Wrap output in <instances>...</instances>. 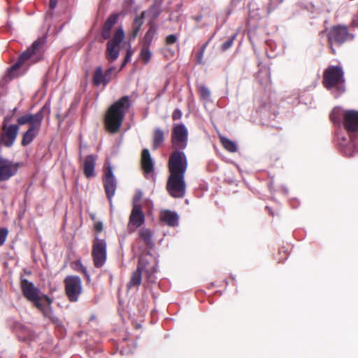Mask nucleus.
Instances as JSON below:
<instances>
[{
    "instance_id": "obj_1",
    "label": "nucleus",
    "mask_w": 358,
    "mask_h": 358,
    "mask_svg": "<svg viewBox=\"0 0 358 358\" xmlns=\"http://www.w3.org/2000/svg\"><path fill=\"white\" fill-rule=\"evenodd\" d=\"M188 132L185 125L176 124L171 134V144L175 149L169 159L168 168L170 175L167 180L166 189L173 198H183L186 192L185 174L187 169V159L184 150L187 145Z\"/></svg>"
},
{
    "instance_id": "obj_2",
    "label": "nucleus",
    "mask_w": 358,
    "mask_h": 358,
    "mask_svg": "<svg viewBox=\"0 0 358 358\" xmlns=\"http://www.w3.org/2000/svg\"><path fill=\"white\" fill-rule=\"evenodd\" d=\"M131 106L128 96H124L114 102L107 110L104 116V127L107 131L115 134L119 131L125 114Z\"/></svg>"
},
{
    "instance_id": "obj_3",
    "label": "nucleus",
    "mask_w": 358,
    "mask_h": 358,
    "mask_svg": "<svg viewBox=\"0 0 358 358\" xmlns=\"http://www.w3.org/2000/svg\"><path fill=\"white\" fill-rule=\"evenodd\" d=\"M43 108L35 114L27 113L17 120L19 125L28 124V129L22 134L21 145L27 146L30 144L38 135L43 120Z\"/></svg>"
},
{
    "instance_id": "obj_4",
    "label": "nucleus",
    "mask_w": 358,
    "mask_h": 358,
    "mask_svg": "<svg viewBox=\"0 0 358 358\" xmlns=\"http://www.w3.org/2000/svg\"><path fill=\"white\" fill-rule=\"evenodd\" d=\"M323 86L327 89H336L338 93L345 91L344 72L339 66H329L323 72Z\"/></svg>"
},
{
    "instance_id": "obj_5",
    "label": "nucleus",
    "mask_w": 358,
    "mask_h": 358,
    "mask_svg": "<svg viewBox=\"0 0 358 358\" xmlns=\"http://www.w3.org/2000/svg\"><path fill=\"white\" fill-rule=\"evenodd\" d=\"M327 37L331 52L335 55L336 50L334 46L341 45L346 41L352 40L354 36L349 32L348 27L338 24L334 25L327 30Z\"/></svg>"
},
{
    "instance_id": "obj_6",
    "label": "nucleus",
    "mask_w": 358,
    "mask_h": 358,
    "mask_svg": "<svg viewBox=\"0 0 358 358\" xmlns=\"http://www.w3.org/2000/svg\"><path fill=\"white\" fill-rule=\"evenodd\" d=\"M143 271L147 274V279L148 281L151 282H156L155 273L157 272V265L155 264L149 268L143 264V260H140L136 270L133 272L130 280L127 283L128 289L138 287L141 284Z\"/></svg>"
},
{
    "instance_id": "obj_7",
    "label": "nucleus",
    "mask_w": 358,
    "mask_h": 358,
    "mask_svg": "<svg viewBox=\"0 0 358 358\" xmlns=\"http://www.w3.org/2000/svg\"><path fill=\"white\" fill-rule=\"evenodd\" d=\"M65 294L71 302H77L83 292L82 280L79 276L69 275L64 280Z\"/></svg>"
},
{
    "instance_id": "obj_8",
    "label": "nucleus",
    "mask_w": 358,
    "mask_h": 358,
    "mask_svg": "<svg viewBox=\"0 0 358 358\" xmlns=\"http://www.w3.org/2000/svg\"><path fill=\"white\" fill-rule=\"evenodd\" d=\"M124 38V31L122 27H118L114 32L113 38L110 39L106 45L105 56L110 62H115L120 54V45Z\"/></svg>"
},
{
    "instance_id": "obj_9",
    "label": "nucleus",
    "mask_w": 358,
    "mask_h": 358,
    "mask_svg": "<svg viewBox=\"0 0 358 358\" xmlns=\"http://www.w3.org/2000/svg\"><path fill=\"white\" fill-rule=\"evenodd\" d=\"M45 43L44 38H38L36 40L27 50L23 52L18 57L17 62L12 66L13 70H17L29 59L34 56H36L38 60L42 55V49Z\"/></svg>"
},
{
    "instance_id": "obj_10",
    "label": "nucleus",
    "mask_w": 358,
    "mask_h": 358,
    "mask_svg": "<svg viewBox=\"0 0 358 358\" xmlns=\"http://www.w3.org/2000/svg\"><path fill=\"white\" fill-rule=\"evenodd\" d=\"M10 118L11 117L8 116L4 118L0 134V143L7 148H10L14 144L19 132L18 124H8Z\"/></svg>"
},
{
    "instance_id": "obj_11",
    "label": "nucleus",
    "mask_w": 358,
    "mask_h": 358,
    "mask_svg": "<svg viewBox=\"0 0 358 358\" xmlns=\"http://www.w3.org/2000/svg\"><path fill=\"white\" fill-rule=\"evenodd\" d=\"M92 257L96 268L102 267L107 259V243L106 240L95 237L92 246Z\"/></svg>"
},
{
    "instance_id": "obj_12",
    "label": "nucleus",
    "mask_w": 358,
    "mask_h": 358,
    "mask_svg": "<svg viewBox=\"0 0 358 358\" xmlns=\"http://www.w3.org/2000/svg\"><path fill=\"white\" fill-rule=\"evenodd\" d=\"M30 302L34 303V306L43 313L45 317L50 319L53 322L57 320L54 316L51 306L52 299L48 295H43V296L39 295L35 301H30Z\"/></svg>"
},
{
    "instance_id": "obj_13",
    "label": "nucleus",
    "mask_w": 358,
    "mask_h": 358,
    "mask_svg": "<svg viewBox=\"0 0 358 358\" xmlns=\"http://www.w3.org/2000/svg\"><path fill=\"white\" fill-rule=\"evenodd\" d=\"M103 183L106 196L111 201L115 194L117 182L110 165L104 166Z\"/></svg>"
},
{
    "instance_id": "obj_14",
    "label": "nucleus",
    "mask_w": 358,
    "mask_h": 358,
    "mask_svg": "<svg viewBox=\"0 0 358 358\" xmlns=\"http://www.w3.org/2000/svg\"><path fill=\"white\" fill-rule=\"evenodd\" d=\"M18 166V164L0 157V182L8 180L15 176Z\"/></svg>"
},
{
    "instance_id": "obj_15",
    "label": "nucleus",
    "mask_w": 358,
    "mask_h": 358,
    "mask_svg": "<svg viewBox=\"0 0 358 358\" xmlns=\"http://www.w3.org/2000/svg\"><path fill=\"white\" fill-rule=\"evenodd\" d=\"M343 126L348 132L358 131V111L349 110L343 114Z\"/></svg>"
},
{
    "instance_id": "obj_16",
    "label": "nucleus",
    "mask_w": 358,
    "mask_h": 358,
    "mask_svg": "<svg viewBox=\"0 0 358 358\" xmlns=\"http://www.w3.org/2000/svg\"><path fill=\"white\" fill-rule=\"evenodd\" d=\"M20 288L23 296L28 301H35L39 296V289L34 286V283L29 282L27 279L21 278Z\"/></svg>"
},
{
    "instance_id": "obj_17",
    "label": "nucleus",
    "mask_w": 358,
    "mask_h": 358,
    "mask_svg": "<svg viewBox=\"0 0 358 358\" xmlns=\"http://www.w3.org/2000/svg\"><path fill=\"white\" fill-rule=\"evenodd\" d=\"M119 13H113L108 16L101 28V37L104 40L111 39V31L114 25L117 22Z\"/></svg>"
},
{
    "instance_id": "obj_18",
    "label": "nucleus",
    "mask_w": 358,
    "mask_h": 358,
    "mask_svg": "<svg viewBox=\"0 0 358 358\" xmlns=\"http://www.w3.org/2000/svg\"><path fill=\"white\" fill-rule=\"evenodd\" d=\"M145 222V215L142 211L140 204L133 206L130 216L129 224H132L136 228L140 227Z\"/></svg>"
},
{
    "instance_id": "obj_19",
    "label": "nucleus",
    "mask_w": 358,
    "mask_h": 358,
    "mask_svg": "<svg viewBox=\"0 0 358 358\" xmlns=\"http://www.w3.org/2000/svg\"><path fill=\"white\" fill-rule=\"evenodd\" d=\"M141 165L143 171L148 174L154 171V162L150 156V151L144 148L141 152Z\"/></svg>"
},
{
    "instance_id": "obj_20",
    "label": "nucleus",
    "mask_w": 358,
    "mask_h": 358,
    "mask_svg": "<svg viewBox=\"0 0 358 358\" xmlns=\"http://www.w3.org/2000/svg\"><path fill=\"white\" fill-rule=\"evenodd\" d=\"M160 220L169 227H176L178 225V215L170 210H164L160 213Z\"/></svg>"
},
{
    "instance_id": "obj_21",
    "label": "nucleus",
    "mask_w": 358,
    "mask_h": 358,
    "mask_svg": "<svg viewBox=\"0 0 358 358\" xmlns=\"http://www.w3.org/2000/svg\"><path fill=\"white\" fill-rule=\"evenodd\" d=\"M95 161L96 158L92 155H87L84 160L83 173L88 178L94 176Z\"/></svg>"
},
{
    "instance_id": "obj_22",
    "label": "nucleus",
    "mask_w": 358,
    "mask_h": 358,
    "mask_svg": "<svg viewBox=\"0 0 358 358\" xmlns=\"http://www.w3.org/2000/svg\"><path fill=\"white\" fill-rule=\"evenodd\" d=\"M104 73L103 71V69L101 66H97L94 72L93 78H92V83L94 86H99L103 85L104 86L108 85V83L104 80Z\"/></svg>"
},
{
    "instance_id": "obj_23",
    "label": "nucleus",
    "mask_w": 358,
    "mask_h": 358,
    "mask_svg": "<svg viewBox=\"0 0 358 358\" xmlns=\"http://www.w3.org/2000/svg\"><path fill=\"white\" fill-rule=\"evenodd\" d=\"M164 141V132L160 128L154 130L152 135V149L157 150Z\"/></svg>"
},
{
    "instance_id": "obj_24",
    "label": "nucleus",
    "mask_w": 358,
    "mask_h": 358,
    "mask_svg": "<svg viewBox=\"0 0 358 358\" xmlns=\"http://www.w3.org/2000/svg\"><path fill=\"white\" fill-rule=\"evenodd\" d=\"M138 235L146 246L150 248L154 246L155 243L152 241V234L150 229L143 228L139 231Z\"/></svg>"
},
{
    "instance_id": "obj_25",
    "label": "nucleus",
    "mask_w": 358,
    "mask_h": 358,
    "mask_svg": "<svg viewBox=\"0 0 358 358\" xmlns=\"http://www.w3.org/2000/svg\"><path fill=\"white\" fill-rule=\"evenodd\" d=\"M145 13L143 11L140 15L136 16L132 24V37L134 38L138 35L143 22Z\"/></svg>"
},
{
    "instance_id": "obj_26",
    "label": "nucleus",
    "mask_w": 358,
    "mask_h": 358,
    "mask_svg": "<svg viewBox=\"0 0 358 358\" xmlns=\"http://www.w3.org/2000/svg\"><path fill=\"white\" fill-rule=\"evenodd\" d=\"M220 142L224 148L229 152H236L238 150L236 143L226 137H220Z\"/></svg>"
},
{
    "instance_id": "obj_27",
    "label": "nucleus",
    "mask_w": 358,
    "mask_h": 358,
    "mask_svg": "<svg viewBox=\"0 0 358 358\" xmlns=\"http://www.w3.org/2000/svg\"><path fill=\"white\" fill-rule=\"evenodd\" d=\"M140 57L145 64H148L151 58L149 46H144L141 51Z\"/></svg>"
},
{
    "instance_id": "obj_28",
    "label": "nucleus",
    "mask_w": 358,
    "mask_h": 358,
    "mask_svg": "<svg viewBox=\"0 0 358 358\" xmlns=\"http://www.w3.org/2000/svg\"><path fill=\"white\" fill-rule=\"evenodd\" d=\"M198 92L202 100L208 101L210 99V92L207 87L204 85L200 86L198 89Z\"/></svg>"
},
{
    "instance_id": "obj_29",
    "label": "nucleus",
    "mask_w": 358,
    "mask_h": 358,
    "mask_svg": "<svg viewBox=\"0 0 358 358\" xmlns=\"http://www.w3.org/2000/svg\"><path fill=\"white\" fill-rule=\"evenodd\" d=\"M105 76V81L108 83L112 80L113 77H115L117 72L116 71V69L115 66H110L105 72H103Z\"/></svg>"
},
{
    "instance_id": "obj_30",
    "label": "nucleus",
    "mask_w": 358,
    "mask_h": 358,
    "mask_svg": "<svg viewBox=\"0 0 358 358\" xmlns=\"http://www.w3.org/2000/svg\"><path fill=\"white\" fill-rule=\"evenodd\" d=\"M73 268L83 273L87 279L90 278V275L87 273L86 267L81 263L80 260H78L74 263Z\"/></svg>"
},
{
    "instance_id": "obj_31",
    "label": "nucleus",
    "mask_w": 358,
    "mask_h": 358,
    "mask_svg": "<svg viewBox=\"0 0 358 358\" xmlns=\"http://www.w3.org/2000/svg\"><path fill=\"white\" fill-rule=\"evenodd\" d=\"M155 34V30L152 27H150L145 33V35L144 36V42L145 43H146V46L150 45L152 41Z\"/></svg>"
},
{
    "instance_id": "obj_32",
    "label": "nucleus",
    "mask_w": 358,
    "mask_h": 358,
    "mask_svg": "<svg viewBox=\"0 0 358 358\" xmlns=\"http://www.w3.org/2000/svg\"><path fill=\"white\" fill-rule=\"evenodd\" d=\"M236 36H237V34H234L229 38H228L227 41L223 43L221 46L222 51L224 52L227 50H228L229 48H231L232 46L234 41L236 39Z\"/></svg>"
},
{
    "instance_id": "obj_33",
    "label": "nucleus",
    "mask_w": 358,
    "mask_h": 358,
    "mask_svg": "<svg viewBox=\"0 0 358 358\" xmlns=\"http://www.w3.org/2000/svg\"><path fill=\"white\" fill-rule=\"evenodd\" d=\"M208 45V41L202 45L201 50L196 53V63L197 64H203V55H204L205 50H206Z\"/></svg>"
},
{
    "instance_id": "obj_34",
    "label": "nucleus",
    "mask_w": 358,
    "mask_h": 358,
    "mask_svg": "<svg viewBox=\"0 0 358 358\" xmlns=\"http://www.w3.org/2000/svg\"><path fill=\"white\" fill-rule=\"evenodd\" d=\"M8 235V230L5 228L0 229V245H3Z\"/></svg>"
},
{
    "instance_id": "obj_35",
    "label": "nucleus",
    "mask_w": 358,
    "mask_h": 358,
    "mask_svg": "<svg viewBox=\"0 0 358 358\" xmlns=\"http://www.w3.org/2000/svg\"><path fill=\"white\" fill-rule=\"evenodd\" d=\"M177 36L173 34H170L166 38V45H172L177 41Z\"/></svg>"
},
{
    "instance_id": "obj_36",
    "label": "nucleus",
    "mask_w": 358,
    "mask_h": 358,
    "mask_svg": "<svg viewBox=\"0 0 358 358\" xmlns=\"http://www.w3.org/2000/svg\"><path fill=\"white\" fill-rule=\"evenodd\" d=\"M182 117V112L179 109H175L172 114V118L173 120H180Z\"/></svg>"
},
{
    "instance_id": "obj_37",
    "label": "nucleus",
    "mask_w": 358,
    "mask_h": 358,
    "mask_svg": "<svg viewBox=\"0 0 358 358\" xmlns=\"http://www.w3.org/2000/svg\"><path fill=\"white\" fill-rule=\"evenodd\" d=\"M142 193L138 192H137L134 196V198H133V206L135 205V204H139V201H141V199H142Z\"/></svg>"
},
{
    "instance_id": "obj_38",
    "label": "nucleus",
    "mask_w": 358,
    "mask_h": 358,
    "mask_svg": "<svg viewBox=\"0 0 358 358\" xmlns=\"http://www.w3.org/2000/svg\"><path fill=\"white\" fill-rule=\"evenodd\" d=\"M133 53H134V51L131 48H129L127 50L124 62L128 63L131 60Z\"/></svg>"
},
{
    "instance_id": "obj_39",
    "label": "nucleus",
    "mask_w": 358,
    "mask_h": 358,
    "mask_svg": "<svg viewBox=\"0 0 358 358\" xmlns=\"http://www.w3.org/2000/svg\"><path fill=\"white\" fill-rule=\"evenodd\" d=\"M94 230L98 233H100L103 231V224L101 222H97L94 224Z\"/></svg>"
},
{
    "instance_id": "obj_40",
    "label": "nucleus",
    "mask_w": 358,
    "mask_h": 358,
    "mask_svg": "<svg viewBox=\"0 0 358 358\" xmlns=\"http://www.w3.org/2000/svg\"><path fill=\"white\" fill-rule=\"evenodd\" d=\"M58 0H50V8L51 9H55L57 5Z\"/></svg>"
},
{
    "instance_id": "obj_41",
    "label": "nucleus",
    "mask_w": 358,
    "mask_h": 358,
    "mask_svg": "<svg viewBox=\"0 0 358 358\" xmlns=\"http://www.w3.org/2000/svg\"><path fill=\"white\" fill-rule=\"evenodd\" d=\"M330 118L331 120V121L334 122V123H338L339 122V120L335 116V114H334V112H333L331 115H330Z\"/></svg>"
},
{
    "instance_id": "obj_42",
    "label": "nucleus",
    "mask_w": 358,
    "mask_h": 358,
    "mask_svg": "<svg viewBox=\"0 0 358 358\" xmlns=\"http://www.w3.org/2000/svg\"><path fill=\"white\" fill-rule=\"evenodd\" d=\"M287 257V254L285 251H284V255H283V257L282 259H278V262L280 263L282 262L283 260L286 259Z\"/></svg>"
},
{
    "instance_id": "obj_43",
    "label": "nucleus",
    "mask_w": 358,
    "mask_h": 358,
    "mask_svg": "<svg viewBox=\"0 0 358 358\" xmlns=\"http://www.w3.org/2000/svg\"><path fill=\"white\" fill-rule=\"evenodd\" d=\"M266 80H267V83H266V85H267L268 83H271V78H270V75L268 73L266 74Z\"/></svg>"
},
{
    "instance_id": "obj_44",
    "label": "nucleus",
    "mask_w": 358,
    "mask_h": 358,
    "mask_svg": "<svg viewBox=\"0 0 358 358\" xmlns=\"http://www.w3.org/2000/svg\"><path fill=\"white\" fill-rule=\"evenodd\" d=\"M127 64V62L123 61V62L122 63L120 69L119 71L122 70L126 66Z\"/></svg>"
},
{
    "instance_id": "obj_45",
    "label": "nucleus",
    "mask_w": 358,
    "mask_h": 358,
    "mask_svg": "<svg viewBox=\"0 0 358 358\" xmlns=\"http://www.w3.org/2000/svg\"><path fill=\"white\" fill-rule=\"evenodd\" d=\"M266 208L268 210V211L269 214H270L271 216H273V212L271 211V209L269 207H268V206H266Z\"/></svg>"
}]
</instances>
